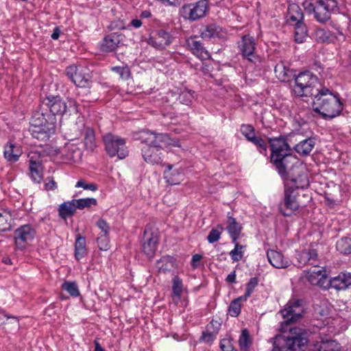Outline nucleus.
<instances>
[{
  "mask_svg": "<svg viewBox=\"0 0 351 351\" xmlns=\"http://www.w3.org/2000/svg\"><path fill=\"white\" fill-rule=\"evenodd\" d=\"M75 201L77 208H78V209L90 208L92 206H95L97 203V199L93 197L82 198V199H75Z\"/></svg>",
  "mask_w": 351,
  "mask_h": 351,
  "instance_id": "a19ab883",
  "label": "nucleus"
},
{
  "mask_svg": "<svg viewBox=\"0 0 351 351\" xmlns=\"http://www.w3.org/2000/svg\"><path fill=\"white\" fill-rule=\"evenodd\" d=\"M86 254V240L84 237L78 236L75 245V257L80 261Z\"/></svg>",
  "mask_w": 351,
  "mask_h": 351,
  "instance_id": "473e14b6",
  "label": "nucleus"
},
{
  "mask_svg": "<svg viewBox=\"0 0 351 351\" xmlns=\"http://www.w3.org/2000/svg\"><path fill=\"white\" fill-rule=\"evenodd\" d=\"M255 45L254 39L252 37L248 36H243L239 48L242 55L250 61H252Z\"/></svg>",
  "mask_w": 351,
  "mask_h": 351,
  "instance_id": "412c9836",
  "label": "nucleus"
},
{
  "mask_svg": "<svg viewBox=\"0 0 351 351\" xmlns=\"http://www.w3.org/2000/svg\"><path fill=\"white\" fill-rule=\"evenodd\" d=\"M336 248L341 254H351V239L343 237L338 240L336 244Z\"/></svg>",
  "mask_w": 351,
  "mask_h": 351,
  "instance_id": "c9c22d12",
  "label": "nucleus"
},
{
  "mask_svg": "<svg viewBox=\"0 0 351 351\" xmlns=\"http://www.w3.org/2000/svg\"><path fill=\"white\" fill-rule=\"evenodd\" d=\"M62 155L66 162L75 163L81 160L82 151L76 145L68 143L62 149Z\"/></svg>",
  "mask_w": 351,
  "mask_h": 351,
  "instance_id": "6ab92c4d",
  "label": "nucleus"
},
{
  "mask_svg": "<svg viewBox=\"0 0 351 351\" xmlns=\"http://www.w3.org/2000/svg\"><path fill=\"white\" fill-rule=\"evenodd\" d=\"M219 347L222 351H234L235 350L233 343V339L230 337L223 338L220 341Z\"/></svg>",
  "mask_w": 351,
  "mask_h": 351,
  "instance_id": "09e8293b",
  "label": "nucleus"
},
{
  "mask_svg": "<svg viewBox=\"0 0 351 351\" xmlns=\"http://www.w3.org/2000/svg\"><path fill=\"white\" fill-rule=\"evenodd\" d=\"M112 71L118 73L123 80H127L130 77V71L128 66H114L112 67Z\"/></svg>",
  "mask_w": 351,
  "mask_h": 351,
  "instance_id": "3c124183",
  "label": "nucleus"
},
{
  "mask_svg": "<svg viewBox=\"0 0 351 351\" xmlns=\"http://www.w3.org/2000/svg\"><path fill=\"white\" fill-rule=\"evenodd\" d=\"M223 229L221 224L218 225L217 228L212 229L207 237L208 241L210 243H213L219 241Z\"/></svg>",
  "mask_w": 351,
  "mask_h": 351,
  "instance_id": "37998d69",
  "label": "nucleus"
},
{
  "mask_svg": "<svg viewBox=\"0 0 351 351\" xmlns=\"http://www.w3.org/2000/svg\"><path fill=\"white\" fill-rule=\"evenodd\" d=\"M293 25L295 26V40L298 43H303L306 37V27L302 23Z\"/></svg>",
  "mask_w": 351,
  "mask_h": 351,
  "instance_id": "ea45409f",
  "label": "nucleus"
},
{
  "mask_svg": "<svg viewBox=\"0 0 351 351\" xmlns=\"http://www.w3.org/2000/svg\"><path fill=\"white\" fill-rule=\"evenodd\" d=\"M11 317L9 316L5 312H2L0 314V325L5 324V319L8 320Z\"/></svg>",
  "mask_w": 351,
  "mask_h": 351,
  "instance_id": "338daca9",
  "label": "nucleus"
},
{
  "mask_svg": "<svg viewBox=\"0 0 351 351\" xmlns=\"http://www.w3.org/2000/svg\"><path fill=\"white\" fill-rule=\"evenodd\" d=\"M271 162H273L282 179H289L298 187L306 188L309 185L306 169L291 154V148L282 137L269 138Z\"/></svg>",
  "mask_w": 351,
  "mask_h": 351,
  "instance_id": "f257e3e1",
  "label": "nucleus"
},
{
  "mask_svg": "<svg viewBox=\"0 0 351 351\" xmlns=\"http://www.w3.org/2000/svg\"><path fill=\"white\" fill-rule=\"evenodd\" d=\"M328 289L333 288L337 291L346 290L351 285V274L342 272L328 280Z\"/></svg>",
  "mask_w": 351,
  "mask_h": 351,
  "instance_id": "a211bd4d",
  "label": "nucleus"
},
{
  "mask_svg": "<svg viewBox=\"0 0 351 351\" xmlns=\"http://www.w3.org/2000/svg\"><path fill=\"white\" fill-rule=\"evenodd\" d=\"M160 3L165 6H178L180 4V0H161Z\"/></svg>",
  "mask_w": 351,
  "mask_h": 351,
  "instance_id": "680f3d73",
  "label": "nucleus"
},
{
  "mask_svg": "<svg viewBox=\"0 0 351 351\" xmlns=\"http://www.w3.org/2000/svg\"><path fill=\"white\" fill-rule=\"evenodd\" d=\"M336 0H320L316 5L313 0H305L302 7L309 14H313L315 19L319 23H324L330 19V14L337 11Z\"/></svg>",
  "mask_w": 351,
  "mask_h": 351,
  "instance_id": "0eeeda50",
  "label": "nucleus"
},
{
  "mask_svg": "<svg viewBox=\"0 0 351 351\" xmlns=\"http://www.w3.org/2000/svg\"><path fill=\"white\" fill-rule=\"evenodd\" d=\"M84 144L87 149L93 150L95 147V136L93 132H88L86 134Z\"/></svg>",
  "mask_w": 351,
  "mask_h": 351,
  "instance_id": "6e6d98bb",
  "label": "nucleus"
},
{
  "mask_svg": "<svg viewBox=\"0 0 351 351\" xmlns=\"http://www.w3.org/2000/svg\"><path fill=\"white\" fill-rule=\"evenodd\" d=\"M241 134L249 141L255 135L254 128L249 124H243L241 126Z\"/></svg>",
  "mask_w": 351,
  "mask_h": 351,
  "instance_id": "603ef678",
  "label": "nucleus"
},
{
  "mask_svg": "<svg viewBox=\"0 0 351 351\" xmlns=\"http://www.w3.org/2000/svg\"><path fill=\"white\" fill-rule=\"evenodd\" d=\"M272 351H304L308 343L306 334L300 328H290L273 339Z\"/></svg>",
  "mask_w": 351,
  "mask_h": 351,
  "instance_id": "7ed1b4c3",
  "label": "nucleus"
},
{
  "mask_svg": "<svg viewBox=\"0 0 351 351\" xmlns=\"http://www.w3.org/2000/svg\"><path fill=\"white\" fill-rule=\"evenodd\" d=\"M98 247L101 251H107L110 248L108 235L100 234L97 239Z\"/></svg>",
  "mask_w": 351,
  "mask_h": 351,
  "instance_id": "8fccbe9b",
  "label": "nucleus"
},
{
  "mask_svg": "<svg viewBox=\"0 0 351 351\" xmlns=\"http://www.w3.org/2000/svg\"><path fill=\"white\" fill-rule=\"evenodd\" d=\"M76 209L77 206L75 200L64 202L59 208L60 216L63 219H66L73 215L76 211Z\"/></svg>",
  "mask_w": 351,
  "mask_h": 351,
  "instance_id": "7c9ffc66",
  "label": "nucleus"
},
{
  "mask_svg": "<svg viewBox=\"0 0 351 351\" xmlns=\"http://www.w3.org/2000/svg\"><path fill=\"white\" fill-rule=\"evenodd\" d=\"M247 299H244L243 296H239L235 299H234L230 304L228 306V313L231 317H237L240 313L241 309V302L246 301Z\"/></svg>",
  "mask_w": 351,
  "mask_h": 351,
  "instance_id": "f704fd0d",
  "label": "nucleus"
},
{
  "mask_svg": "<svg viewBox=\"0 0 351 351\" xmlns=\"http://www.w3.org/2000/svg\"><path fill=\"white\" fill-rule=\"evenodd\" d=\"M208 11L207 0H200L195 3L182 5L180 13L184 19L190 21H196L204 17Z\"/></svg>",
  "mask_w": 351,
  "mask_h": 351,
  "instance_id": "f8f14e48",
  "label": "nucleus"
},
{
  "mask_svg": "<svg viewBox=\"0 0 351 351\" xmlns=\"http://www.w3.org/2000/svg\"><path fill=\"white\" fill-rule=\"evenodd\" d=\"M121 42L120 35L116 33L106 36L101 45V49L104 52H111L117 49Z\"/></svg>",
  "mask_w": 351,
  "mask_h": 351,
  "instance_id": "5701e85b",
  "label": "nucleus"
},
{
  "mask_svg": "<svg viewBox=\"0 0 351 351\" xmlns=\"http://www.w3.org/2000/svg\"><path fill=\"white\" fill-rule=\"evenodd\" d=\"M29 131L33 138L45 141L55 132V118L46 116L40 112H35L31 119Z\"/></svg>",
  "mask_w": 351,
  "mask_h": 351,
  "instance_id": "423d86ee",
  "label": "nucleus"
},
{
  "mask_svg": "<svg viewBox=\"0 0 351 351\" xmlns=\"http://www.w3.org/2000/svg\"><path fill=\"white\" fill-rule=\"evenodd\" d=\"M258 282L259 279L258 277H253L249 280L246 284L245 293L243 295L244 299L247 300V298L252 295L254 291V289L257 287Z\"/></svg>",
  "mask_w": 351,
  "mask_h": 351,
  "instance_id": "c03bdc74",
  "label": "nucleus"
},
{
  "mask_svg": "<svg viewBox=\"0 0 351 351\" xmlns=\"http://www.w3.org/2000/svg\"><path fill=\"white\" fill-rule=\"evenodd\" d=\"M172 40L170 33L163 29H158L150 34L147 43L154 48L162 49L169 45Z\"/></svg>",
  "mask_w": 351,
  "mask_h": 351,
  "instance_id": "f3484780",
  "label": "nucleus"
},
{
  "mask_svg": "<svg viewBox=\"0 0 351 351\" xmlns=\"http://www.w3.org/2000/svg\"><path fill=\"white\" fill-rule=\"evenodd\" d=\"M168 169L165 171L167 182L171 185L178 184L183 180L184 175L182 169L171 171L172 166L168 165Z\"/></svg>",
  "mask_w": 351,
  "mask_h": 351,
  "instance_id": "c85d7f7f",
  "label": "nucleus"
},
{
  "mask_svg": "<svg viewBox=\"0 0 351 351\" xmlns=\"http://www.w3.org/2000/svg\"><path fill=\"white\" fill-rule=\"evenodd\" d=\"M217 334L212 330H209L206 328V330L203 331L199 338L200 342H204L206 343H211L216 339Z\"/></svg>",
  "mask_w": 351,
  "mask_h": 351,
  "instance_id": "de8ad7c7",
  "label": "nucleus"
},
{
  "mask_svg": "<svg viewBox=\"0 0 351 351\" xmlns=\"http://www.w3.org/2000/svg\"><path fill=\"white\" fill-rule=\"evenodd\" d=\"M324 88L322 86L315 75L309 71H305L295 77L293 93L297 97H311L313 99Z\"/></svg>",
  "mask_w": 351,
  "mask_h": 351,
  "instance_id": "39448f33",
  "label": "nucleus"
},
{
  "mask_svg": "<svg viewBox=\"0 0 351 351\" xmlns=\"http://www.w3.org/2000/svg\"><path fill=\"white\" fill-rule=\"evenodd\" d=\"M160 261L162 263H173L176 261L170 256H165L160 259Z\"/></svg>",
  "mask_w": 351,
  "mask_h": 351,
  "instance_id": "774afa93",
  "label": "nucleus"
},
{
  "mask_svg": "<svg viewBox=\"0 0 351 351\" xmlns=\"http://www.w3.org/2000/svg\"><path fill=\"white\" fill-rule=\"evenodd\" d=\"M56 188V183L53 180H49V182L45 183V189L47 190H53Z\"/></svg>",
  "mask_w": 351,
  "mask_h": 351,
  "instance_id": "e2e57ef3",
  "label": "nucleus"
},
{
  "mask_svg": "<svg viewBox=\"0 0 351 351\" xmlns=\"http://www.w3.org/2000/svg\"><path fill=\"white\" fill-rule=\"evenodd\" d=\"M96 225L98 227V228L101 230L99 235L100 234L108 235V233L110 231V227L106 221L101 219L98 220Z\"/></svg>",
  "mask_w": 351,
  "mask_h": 351,
  "instance_id": "4d7b16f0",
  "label": "nucleus"
},
{
  "mask_svg": "<svg viewBox=\"0 0 351 351\" xmlns=\"http://www.w3.org/2000/svg\"><path fill=\"white\" fill-rule=\"evenodd\" d=\"M221 326V324L219 321L212 319L210 322L206 326V328H207L209 330H212L213 332H215L216 334H218Z\"/></svg>",
  "mask_w": 351,
  "mask_h": 351,
  "instance_id": "bf43d9fd",
  "label": "nucleus"
},
{
  "mask_svg": "<svg viewBox=\"0 0 351 351\" xmlns=\"http://www.w3.org/2000/svg\"><path fill=\"white\" fill-rule=\"evenodd\" d=\"M315 145V141L313 138H308L300 141L295 145L294 149L297 153L302 156L308 155L313 150Z\"/></svg>",
  "mask_w": 351,
  "mask_h": 351,
  "instance_id": "cd10ccee",
  "label": "nucleus"
},
{
  "mask_svg": "<svg viewBox=\"0 0 351 351\" xmlns=\"http://www.w3.org/2000/svg\"><path fill=\"white\" fill-rule=\"evenodd\" d=\"M302 304L301 300L289 301L285 307L280 311L283 318L282 324H290L300 319L304 313Z\"/></svg>",
  "mask_w": 351,
  "mask_h": 351,
  "instance_id": "ddd939ff",
  "label": "nucleus"
},
{
  "mask_svg": "<svg viewBox=\"0 0 351 351\" xmlns=\"http://www.w3.org/2000/svg\"><path fill=\"white\" fill-rule=\"evenodd\" d=\"M76 188H82L84 190L95 191L98 189L97 186L94 183H86L84 180H80L75 184Z\"/></svg>",
  "mask_w": 351,
  "mask_h": 351,
  "instance_id": "5fc2aeb1",
  "label": "nucleus"
},
{
  "mask_svg": "<svg viewBox=\"0 0 351 351\" xmlns=\"http://www.w3.org/2000/svg\"><path fill=\"white\" fill-rule=\"evenodd\" d=\"M68 104L69 105L59 96H50L45 99V104L53 115H63L67 110L74 113L79 112L78 104L75 99H69Z\"/></svg>",
  "mask_w": 351,
  "mask_h": 351,
  "instance_id": "1a4fd4ad",
  "label": "nucleus"
},
{
  "mask_svg": "<svg viewBox=\"0 0 351 351\" xmlns=\"http://www.w3.org/2000/svg\"><path fill=\"white\" fill-rule=\"evenodd\" d=\"M130 24L132 25V26L134 28H139L141 27L142 25V22L141 21V19H132L131 21H130Z\"/></svg>",
  "mask_w": 351,
  "mask_h": 351,
  "instance_id": "69168bd1",
  "label": "nucleus"
},
{
  "mask_svg": "<svg viewBox=\"0 0 351 351\" xmlns=\"http://www.w3.org/2000/svg\"><path fill=\"white\" fill-rule=\"evenodd\" d=\"M136 138L145 145L141 149L145 161L152 165L160 164L162 158L160 149L162 147V142L168 141L169 136L166 134L143 130L138 133Z\"/></svg>",
  "mask_w": 351,
  "mask_h": 351,
  "instance_id": "f03ea898",
  "label": "nucleus"
},
{
  "mask_svg": "<svg viewBox=\"0 0 351 351\" xmlns=\"http://www.w3.org/2000/svg\"><path fill=\"white\" fill-rule=\"evenodd\" d=\"M298 261L300 263H307L309 261H315L317 254L313 249L304 250L297 253Z\"/></svg>",
  "mask_w": 351,
  "mask_h": 351,
  "instance_id": "2f4dec72",
  "label": "nucleus"
},
{
  "mask_svg": "<svg viewBox=\"0 0 351 351\" xmlns=\"http://www.w3.org/2000/svg\"><path fill=\"white\" fill-rule=\"evenodd\" d=\"M239 345L242 351H248L251 345V340L247 329H243L239 339Z\"/></svg>",
  "mask_w": 351,
  "mask_h": 351,
  "instance_id": "4c0bfd02",
  "label": "nucleus"
},
{
  "mask_svg": "<svg viewBox=\"0 0 351 351\" xmlns=\"http://www.w3.org/2000/svg\"><path fill=\"white\" fill-rule=\"evenodd\" d=\"M234 243V248L230 252V254L234 261H239L243 256V249L245 247L237 243V241Z\"/></svg>",
  "mask_w": 351,
  "mask_h": 351,
  "instance_id": "a18cd8bd",
  "label": "nucleus"
},
{
  "mask_svg": "<svg viewBox=\"0 0 351 351\" xmlns=\"http://www.w3.org/2000/svg\"><path fill=\"white\" fill-rule=\"evenodd\" d=\"M306 278L312 285L318 286L323 289H328V274L324 267L314 265L308 271Z\"/></svg>",
  "mask_w": 351,
  "mask_h": 351,
  "instance_id": "2eb2a0df",
  "label": "nucleus"
},
{
  "mask_svg": "<svg viewBox=\"0 0 351 351\" xmlns=\"http://www.w3.org/2000/svg\"><path fill=\"white\" fill-rule=\"evenodd\" d=\"M289 70L287 69L283 63H279L275 66V72L278 77H284L288 75Z\"/></svg>",
  "mask_w": 351,
  "mask_h": 351,
  "instance_id": "13d9d810",
  "label": "nucleus"
},
{
  "mask_svg": "<svg viewBox=\"0 0 351 351\" xmlns=\"http://www.w3.org/2000/svg\"><path fill=\"white\" fill-rule=\"evenodd\" d=\"M163 146H168V147H180V141L177 138L172 139L169 137L168 141L162 142V147Z\"/></svg>",
  "mask_w": 351,
  "mask_h": 351,
  "instance_id": "052dcab7",
  "label": "nucleus"
},
{
  "mask_svg": "<svg viewBox=\"0 0 351 351\" xmlns=\"http://www.w3.org/2000/svg\"><path fill=\"white\" fill-rule=\"evenodd\" d=\"M267 257L269 263H279L282 262V254L276 250H269L267 252Z\"/></svg>",
  "mask_w": 351,
  "mask_h": 351,
  "instance_id": "49530a36",
  "label": "nucleus"
},
{
  "mask_svg": "<svg viewBox=\"0 0 351 351\" xmlns=\"http://www.w3.org/2000/svg\"><path fill=\"white\" fill-rule=\"evenodd\" d=\"M29 158L30 176L35 182L39 183L43 178L41 160L36 153L29 155Z\"/></svg>",
  "mask_w": 351,
  "mask_h": 351,
  "instance_id": "aec40b11",
  "label": "nucleus"
},
{
  "mask_svg": "<svg viewBox=\"0 0 351 351\" xmlns=\"http://www.w3.org/2000/svg\"><path fill=\"white\" fill-rule=\"evenodd\" d=\"M314 110L324 117L334 118L340 114L343 104L339 98L335 95L328 88L322 90L312 101Z\"/></svg>",
  "mask_w": 351,
  "mask_h": 351,
  "instance_id": "20e7f679",
  "label": "nucleus"
},
{
  "mask_svg": "<svg viewBox=\"0 0 351 351\" xmlns=\"http://www.w3.org/2000/svg\"><path fill=\"white\" fill-rule=\"evenodd\" d=\"M226 280L228 282H230V283H235L236 282V274H235V271H233L230 274H229L228 275V276L226 277Z\"/></svg>",
  "mask_w": 351,
  "mask_h": 351,
  "instance_id": "0e129e2a",
  "label": "nucleus"
},
{
  "mask_svg": "<svg viewBox=\"0 0 351 351\" xmlns=\"http://www.w3.org/2000/svg\"><path fill=\"white\" fill-rule=\"evenodd\" d=\"M341 346L335 340H322L314 344V351H340Z\"/></svg>",
  "mask_w": 351,
  "mask_h": 351,
  "instance_id": "bb28decb",
  "label": "nucleus"
},
{
  "mask_svg": "<svg viewBox=\"0 0 351 351\" xmlns=\"http://www.w3.org/2000/svg\"><path fill=\"white\" fill-rule=\"evenodd\" d=\"M248 141L252 143L255 145L258 150V152L264 155L267 154V144L265 141L261 137L256 136L254 135L252 138H250Z\"/></svg>",
  "mask_w": 351,
  "mask_h": 351,
  "instance_id": "79ce46f5",
  "label": "nucleus"
},
{
  "mask_svg": "<svg viewBox=\"0 0 351 351\" xmlns=\"http://www.w3.org/2000/svg\"><path fill=\"white\" fill-rule=\"evenodd\" d=\"M183 291V283L181 278L178 276H175L172 279V293L178 300L181 298Z\"/></svg>",
  "mask_w": 351,
  "mask_h": 351,
  "instance_id": "58836bf2",
  "label": "nucleus"
},
{
  "mask_svg": "<svg viewBox=\"0 0 351 351\" xmlns=\"http://www.w3.org/2000/svg\"><path fill=\"white\" fill-rule=\"evenodd\" d=\"M223 34L222 29L215 24L206 25L201 31V36L204 39L222 38Z\"/></svg>",
  "mask_w": 351,
  "mask_h": 351,
  "instance_id": "a878e982",
  "label": "nucleus"
},
{
  "mask_svg": "<svg viewBox=\"0 0 351 351\" xmlns=\"http://www.w3.org/2000/svg\"><path fill=\"white\" fill-rule=\"evenodd\" d=\"M21 154L22 150L20 146H17L12 143H10L5 146L4 156L9 161H16Z\"/></svg>",
  "mask_w": 351,
  "mask_h": 351,
  "instance_id": "c756f323",
  "label": "nucleus"
},
{
  "mask_svg": "<svg viewBox=\"0 0 351 351\" xmlns=\"http://www.w3.org/2000/svg\"><path fill=\"white\" fill-rule=\"evenodd\" d=\"M103 141L105 149L110 157L117 156L119 159H123L128 156V151L124 138L108 133L103 136Z\"/></svg>",
  "mask_w": 351,
  "mask_h": 351,
  "instance_id": "6e6552de",
  "label": "nucleus"
},
{
  "mask_svg": "<svg viewBox=\"0 0 351 351\" xmlns=\"http://www.w3.org/2000/svg\"><path fill=\"white\" fill-rule=\"evenodd\" d=\"M66 74L76 86L82 88L90 87L92 77L87 67L71 65L66 67Z\"/></svg>",
  "mask_w": 351,
  "mask_h": 351,
  "instance_id": "9b49d317",
  "label": "nucleus"
},
{
  "mask_svg": "<svg viewBox=\"0 0 351 351\" xmlns=\"http://www.w3.org/2000/svg\"><path fill=\"white\" fill-rule=\"evenodd\" d=\"M285 182V193L284 202L280 206V212L285 216L291 215L295 210L299 207V204L296 199L297 193L293 189H302V187H298L295 184L291 182L289 179H284Z\"/></svg>",
  "mask_w": 351,
  "mask_h": 351,
  "instance_id": "9d476101",
  "label": "nucleus"
},
{
  "mask_svg": "<svg viewBox=\"0 0 351 351\" xmlns=\"http://www.w3.org/2000/svg\"><path fill=\"white\" fill-rule=\"evenodd\" d=\"M193 97V93L189 90H186L182 92L179 95V100L181 103L188 105L192 101Z\"/></svg>",
  "mask_w": 351,
  "mask_h": 351,
  "instance_id": "864d4df0",
  "label": "nucleus"
},
{
  "mask_svg": "<svg viewBox=\"0 0 351 351\" xmlns=\"http://www.w3.org/2000/svg\"><path fill=\"white\" fill-rule=\"evenodd\" d=\"M226 229L232 239V242L235 243L240 237L242 230L241 225L237 222L234 218L231 216H228L227 226Z\"/></svg>",
  "mask_w": 351,
  "mask_h": 351,
  "instance_id": "b1692460",
  "label": "nucleus"
},
{
  "mask_svg": "<svg viewBox=\"0 0 351 351\" xmlns=\"http://www.w3.org/2000/svg\"><path fill=\"white\" fill-rule=\"evenodd\" d=\"M62 289L66 291L73 298H77L80 295L78 286L75 282L64 281L62 284Z\"/></svg>",
  "mask_w": 351,
  "mask_h": 351,
  "instance_id": "e433bc0d",
  "label": "nucleus"
},
{
  "mask_svg": "<svg viewBox=\"0 0 351 351\" xmlns=\"http://www.w3.org/2000/svg\"><path fill=\"white\" fill-rule=\"evenodd\" d=\"M159 242L158 234L149 228H145L142 243V250L148 260L152 258L156 252Z\"/></svg>",
  "mask_w": 351,
  "mask_h": 351,
  "instance_id": "dca6fc26",
  "label": "nucleus"
},
{
  "mask_svg": "<svg viewBox=\"0 0 351 351\" xmlns=\"http://www.w3.org/2000/svg\"><path fill=\"white\" fill-rule=\"evenodd\" d=\"M36 236V230L30 225H24L14 231L15 245L18 249L24 250L31 245Z\"/></svg>",
  "mask_w": 351,
  "mask_h": 351,
  "instance_id": "4468645a",
  "label": "nucleus"
},
{
  "mask_svg": "<svg viewBox=\"0 0 351 351\" xmlns=\"http://www.w3.org/2000/svg\"><path fill=\"white\" fill-rule=\"evenodd\" d=\"M187 45L192 51L193 53L200 60H208L210 58V54L203 47L202 44L194 38H189L187 40Z\"/></svg>",
  "mask_w": 351,
  "mask_h": 351,
  "instance_id": "4be33fe9",
  "label": "nucleus"
},
{
  "mask_svg": "<svg viewBox=\"0 0 351 351\" xmlns=\"http://www.w3.org/2000/svg\"><path fill=\"white\" fill-rule=\"evenodd\" d=\"M287 21L292 25L302 23L303 14L297 4H291L288 8Z\"/></svg>",
  "mask_w": 351,
  "mask_h": 351,
  "instance_id": "393cba45",
  "label": "nucleus"
},
{
  "mask_svg": "<svg viewBox=\"0 0 351 351\" xmlns=\"http://www.w3.org/2000/svg\"><path fill=\"white\" fill-rule=\"evenodd\" d=\"M12 219V217L10 211L6 210H0V232L10 229Z\"/></svg>",
  "mask_w": 351,
  "mask_h": 351,
  "instance_id": "72a5a7b5",
  "label": "nucleus"
}]
</instances>
